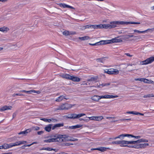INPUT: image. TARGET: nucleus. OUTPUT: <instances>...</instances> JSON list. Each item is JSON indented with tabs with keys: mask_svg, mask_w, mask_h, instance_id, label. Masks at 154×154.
<instances>
[{
	"mask_svg": "<svg viewBox=\"0 0 154 154\" xmlns=\"http://www.w3.org/2000/svg\"><path fill=\"white\" fill-rule=\"evenodd\" d=\"M57 128H59L63 126V123H58L55 124Z\"/></svg>",
	"mask_w": 154,
	"mask_h": 154,
	"instance_id": "obj_37",
	"label": "nucleus"
},
{
	"mask_svg": "<svg viewBox=\"0 0 154 154\" xmlns=\"http://www.w3.org/2000/svg\"><path fill=\"white\" fill-rule=\"evenodd\" d=\"M79 38L81 40L83 41L87 40L90 38V37L86 35L83 37H79Z\"/></svg>",
	"mask_w": 154,
	"mask_h": 154,
	"instance_id": "obj_27",
	"label": "nucleus"
},
{
	"mask_svg": "<svg viewBox=\"0 0 154 154\" xmlns=\"http://www.w3.org/2000/svg\"><path fill=\"white\" fill-rule=\"evenodd\" d=\"M103 119V117L102 116H96V121H100Z\"/></svg>",
	"mask_w": 154,
	"mask_h": 154,
	"instance_id": "obj_32",
	"label": "nucleus"
},
{
	"mask_svg": "<svg viewBox=\"0 0 154 154\" xmlns=\"http://www.w3.org/2000/svg\"><path fill=\"white\" fill-rule=\"evenodd\" d=\"M82 126V125H75L69 126L68 127L67 126V128H69V129H76V128H80Z\"/></svg>",
	"mask_w": 154,
	"mask_h": 154,
	"instance_id": "obj_22",
	"label": "nucleus"
},
{
	"mask_svg": "<svg viewBox=\"0 0 154 154\" xmlns=\"http://www.w3.org/2000/svg\"><path fill=\"white\" fill-rule=\"evenodd\" d=\"M107 98H113L118 97L117 95H107Z\"/></svg>",
	"mask_w": 154,
	"mask_h": 154,
	"instance_id": "obj_34",
	"label": "nucleus"
},
{
	"mask_svg": "<svg viewBox=\"0 0 154 154\" xmlns=\"http://www.w3.org/2000/svg\"><path fill=\"white\" fill-rule=\"evenodd\" d=\"M148 83L149 84H154V82L151 80L148 79Z\"/></svg>",
	"mask_w": 154,
	"mask_h": 154,
	"instance_id": "obj_53",
	"label": "nucleus"
},
{
	"mask_svg": "<svg viewBox=\"0 0 154 154\" xmlns=\"http://www.w3.org/2000/svg\"><path fill=\"white\" fill-rule=\"evenodd\" d=\"M128 36V35H124L123 36L124 38L125 39H128L129 38V37Z\"/></svg>",
	"mask_w": 154,
	"mask_h": 154,
	"instance_id": "obj_49",
	"label": "nucleus"
},
{
	"mask_svg": "<svg viewBox=\"0 0 154 154\" xmlns=\"http://www.w3.org/2000/svg\"><path fill=\"white\" fill-rule=\"evenodd\" d=\"M100 100L102 98H107V95L103 96H99Z\"/></svg>",
	"mask_w": 154,
	"mask_h": 154,
	"instance_id": "obj_40",
	"label": "nucleus"
},
{
	"mask_svg": "<svg viewBox=\"0 0 154 154\" xmlns=\"http://www.w3.org/2000/svg\"><path fill=\"white\" fill-rule=\"evenodd\" d=\"M150 30H151L152 31L154 30V28L152 29H147L143 31H140L138 30L134 29V31L135 32H137L139 33H145L147 31H150Z\"/></svg>",
	"mask_w": 154,
	"mask_h": 154,
	"instance_id": "obj_12",
	"label": "nucleus"
},
{
	"mask_svg": "<svg viewBox=\"0 0 154 154\" xmlns=\"http://www.w3.org/2000/svg\"><path fill=\"white\" fill-rule=\"evenodd\" d=\"M104 73L109 75H117L119 73V71L116 69L110 68L104 70Z\"/></svg>",
	"mask_w": 154,
	"mask_h": 154,
	"instance_id": "obj_4",
	"label": "nucleus"
},
{
	"mask_svg": "<svg viewBox=\"0 0 154 154\" xmlns=\"http://www.w3.org/2000/svg\"><path fill=\"white\" fill-rule=\"evenodd\" d=\"M133 112H134V111H128V112H126V113L133 114Z\"/></svg>",
	"mask_w": 154,
	"mask_h": 154,
	"instance_id": "obj_55",
	"label": "nucleus"
},
{
	"mask_svg": "<svg viewBox=\"0 0 154 154\" xmlns=\"http://www.w3.org/2000/svg\"><path fill=\"white\" fill-rule=\"evenodd\" d=\"M105 44H107L112 43H113L121 42H122L121 38H118V37L113 38L110 40H104Z\"/></svg>",
	"mask_w": 154,
	"mask_h": 154,
	"instance_id": "obj_6",
	"label": "nucleus"
},
{
	"mask_svg": "<svg viewBox=\"0 0 154 154\" xmlns=\"http://www.w3.org/2000/svg\"><path fill=\"white\" fill-rule=\"evenodd\" d=\"M95 29H100L103 28V24H100L99 25H95Z\"/></svg>",
	"mask_w": 154,
	"mask_h": 154,
	"instance_id": "obj_33",
	"label": "nucleus"
},
{
	"mask_svg": "<svg viewBox=\"0 0 154 154\" xmlns=\"http://www.w3.org/2000/svg\"><path fill=\"white\" fill-rule=\"evenodd\" d=\"M134 142H135V144L136 143H140V142L139 139L137 140H136V141H134Z\"/></svg>",
	"mask_w": 154,
	"mask_h": 154,
	"instance_id": "obj_59",
	"label": "nucleus"
},
{
	"mask_svg": "<svg viewBox=\"0 0 154 154\" xmlns=\"http://www.w3.org/2000/svg\"><path fill=\"white\" fill-rule=\"evenodd\" d=\"M136 149H139V144L136 145H134V147Z\"/></svg>",
	"mask_w": 154,
	"mask_h": 154,
	"instance_id": "obj_47",
	"label": "nucleus"
},
{
	"mask_svg": "<svg viewBox=\"0 0 154 154\" xmlns=\"http://www.w3.org/2000/svg\"><path fill=\"white\" fill-rule=\"evenodd\" d=\"M71 108L70 105L67 103L62 104L56 108V110L68 109Z\"/></svg>",
	"mask_w": 154,
	"mask_h": 154,
	"instance_id": "obj_5",
	"label": "nucleus"
},
{
	"mask_svg": "<svg viewBox=\"0 0 154 154\" xmlns=\"http://www.w3.org/2000/svg\"><path fill=\"white\" fill-rule=\"evenodd\" d=\"M110 85V83H105L104 84H103L102 85H100L102 86H105L107 85Z\"/></svg>",
	"mask_w": 154,
	"mask_h": 154,
	"instance_id": "obj_48",
	"label": "nucleus"
},
{
	"mask_svg": "<svg viewBox=\"0 0 154 154\" xmlns=\"http://www.w3.org/2000/svg\"><path fill=\"white\" fill-rule=\"evenodd\" d=\"M9 30V29L8 27L5 26L0 28V31L4 33H6Z\"/></svg>",
	"mask_w": 154,
	"mask_h": 154,
	"instance_id": "obj_16",
	"label": "nucleus"
},
{
	"mask_svg": "<svg viewBox=\"0 0 154 154\" xmlns=\"http://www.w3.org/2000/svg\"><path fill=\"white\" fill-rule=\"evenodd\" d=\"M128 144H135L134 141H128Z\"/></svg>",
	"mask_w": 154,
	"mask_h": 154,
	"instance_id": "obj_50",
	"label": "nucleus"
},
{
	"mask_svg": "<svg viewBox=\"0 0 154 154\" xmlns=\"http://www.w3.org/2000/svg\"><path fill=\"white\" fill-rule=\"evenodd\" d=\"M122 21H114L111 22L110 24H103V28L105 29L112 28L116 26V25H122L120 24L121 22Z\"/></svg>",
	"mask_w": 154,
	"mask_h": 154,
	"instance_id": "obj_3",
	"label": "nucleus"
},
{
	"mask_svg": "<svg viewBox=\"0 0 154 154\" xmlns=\"http://www.w3.org/2000/svg\"><path fill=\"white\" fill-rule=\"evenodd\" d=\"M26 142L25 141H20L14 143H11L10 144H4L3 145L4 149H7L12 147L19 146L22 144H24Z\"/></svg>",
	"mask_w": 154,
	"mask_h": 154,
	"instance_id": "obj_2",
	"label": "nucleus"
},
{
	"mask_svg": "<svg viewBox=\"0 0 154 154\" xmlns=\"http://www.w3.org/2000/svg\"><path fill=\"white\" fill-rule=\"evenodd\" d=\"M154 97V95L153 94H148L143 96V97L144 98Z\"/></svg>",
	"mask_w": 154,
	"mask_h": 154,
	"instance_id": "obj_30",
	"label": "nucleus"
},
{
	"mask_svg": "<svg viewBox=\"0 0 154 154\" xmlns=\"http://www.w3.org/2000/svg\"><path fill=\"white\" fill-rule=\"evenodd\" d=\"M89 118L90 120H94L96 121V116H92L89 117Z\"/></svg>",
	"mask_w": 154,
	"mask_h": 154,
	"instance_id": "obj_42",
	"label": "nucleus"
},
{
	"mask_svg": "<svg viewBox=\"0 0 154 154\" xmlns=\"http://www.w3.org/2000/svg\"><path fill=\"white\" fill-rule=\"evenodd\" d=\"M12 108V106H5L0 108V111L2 112L6 110L11 109Z\"/></svg>",
	"mask_w": 154,
	"mask_h": 154,
	"instance_id": "obj_11",
	"label": "nucleus"
},
{
	"mask_svg": "<svg viewBox=\"0 0 154 154\" xmlns=\"http://www.w3.org/2000/svg\"><path fill=\"white\" fill-rule=\"evenodd\" d=\"M52 120H54L53 119H47V122H50Z\"/></svg>",
	"mask_w": 154,
	"mask_h": 154,
	"instance_id": "obj_58",
	"label": "nucleus"
},
{
	"mask_svg": "<svg viewBox=\"0 0 154 154\" xmlns=\"http://www.w3.org/2000/svg\"><path fill=\"white\" fill-rule=\"evenodd\" d=\"M31 131L30 129H28L23 131H21L18 133V134H24L26 135V134L30 132Z\"/></svg>",
	"mask_w": 154,
	"mask_h": 154,
	"instance_id": "obj_18",
	"label": "nucleus"
},
{
	"mask_svg": "<svg viewBox=\"0 0 154 154\" xmlns=\"http://www.w3.org/2000/svg\"><path fill=\"white\" fill-rule=\"evenodd\" d=\"M125 54L127 56H129V57H131L132 56L131 55H130L129 54V53H125Z\"/></svg>",
	"mask_w": 154,
	"mask_h": 154,
	"instance_id": "obj_62",
	"label": "nucleus"
},
{
	"mask_svg": "<svg viewBox=\"0 0 154 154\" xmlns=\"http://www.w3.org/2000/svg\"><path fill=\"white\" fill-rule=\"evenodd\" d=\"M51 151L54 150L56 152H57L58 151V149H53L52 148H51Z\"/></svg>",
	"mask_w": 154,
	"mask_h": 154,
	"instance_id": "obj_57",
	"label": "nucleus"
},
{
	"mask_svg": "<svg viewBox=\"0 0 154 154\" xmlns=\"http://www.w3.org/2000/svg\"><path fill=\"white\" fill-rule=\"evenodd\" d=\"M16 96H22L23 95V94H16Z\"/></svg>",
	"mask_w": 154,
	"mask_h": 154,
	"instance_id": "obj_63",
	"label": "nucleus"
},
{
	"mask_svg": "<svg viewBox=\"0 0 154 154\" xmlns=\"http://www.w3.org/2000/svg\"><path fill=\"white\" fill-rule=\"evenodd\" d=\"M148 143H140L139 144V149H143L145 148L146 146H149Z\"/></svg>",
	"mask_w": 154,
	"mask_h": 154,
	"instance_id": "obj_24",
	"label": "nucleus"
},
{
	"mask_svg": "<svg viewBox=\"0 0 154 154\" xmlns=\"http://www.w3.org/2000/svg\"><path fill=\"white\" fill-rule=\"evenodd\" d=\"M97 77H92L90 79H88L87 81L88 82L94 81L96 82L97 79Z\"/></svg>",
	"mask_w": 154,
	"mask_h": 154,
	"instance_id": "obj_28",
	"label": "nucleus"
},
{
	"mask_svg": "<svg viewBox=\"0 0 154 154\" xmlns=\"http://www.w3.org/2000/svg\"><path fill=\"white\" fill-rule=\"evenodd\" d=\"M44 133V131H39L37 132V134L38 135H41Z\"/></svg>",
	"mask_w": 154,
	"mask_h": 154,
	"instance_id": "obj_52",
	"label": "nucleus"
},
{
	"mask_svg": "<svg viewBox=\"0 0 154 154\" xmlns=\"http://www.w3.org/2000/svg\"><path fill=\"white\" fill-rule=\"evenodd\" d=\"M20 92H24L27 93L28 94H31L35 92V91L34 90H31L29 91H26L25 90H21L20 91Z\"/></svg>",
	"mask_w": 154,
	"mask_h": 154,
	"instance_id": "obj_19",
	"label": "nucleus"
},
{
	"mask_svg": "<svg viewBox=\"0 0 154 154\" xmlns=\"http://www.w3.org/2000/svg\"><path fill=\"white\" fill-rule=\"evenodd\" d=\"M95 25H90L89 27L91 29H95Z\"/></svg>",
	"mask_w": 154,
	"mask_h": 154,
	"instance_id": "obj_46",
	"label": "nucleus"
},
{
	"mask_svg": "<svg viewBox=\"0 0 154 154\" xmlns=\"http://www.w3.org/2000/svg\"><path fill=\"white\" fill-rule=\"evenodd\" d=\"M59 6L60 7H63V8H71V9H74V8L73 7L70 6L69 5H66L64 3H60L59 4Z\"/></svg>",
	"mask_w": 154,
	"mask_h": 154,
	"instance_id": "obj_14",
	"label": "nucleus"
},
{
	"mask_svg": "<svg viewBox=\"0 0 154 154\" xmlns=\"http://www.w3.org/2000/svg\"><path fill=\"white\" fill-rule=\"evenodd\" d=\"M154 61V57H151L148 58L145 60L140 62V64L142 65H146L151 63Z\"/></svg>",
	"mask_w": 154,
	"mask_h": 154,
	"instance_id": "obj_7",
	"label": "nucleus"
},
{
	"mask_svg": "<svg viewBox=\"0 0 154 154\" xmlns=\"http://www.w3.org/2000/svg\"><path fill=\"white\" fill-rule=\"evenodd\" d=\"M90 25H87L85 26V29H87V28H90L89 27Z\"/></svg>",
	"mask_w": 154,
	"mask_h": 154,
	"instance_id": "obj_64",
	"label": "nucleus"
},
{
	"mask_svg": "<svg viewBox=\"0 0 154 154\" xmlns=\"http://www.w3.org/2000/svg\"><path fill=\"white\" fill-rule=\"evenodd\" d=\"M126 136H127V135H125V134H122L119 135L117 137H115L110 138L109 139L112 140H116L117 138H120L121 139H123V138L124 137H125Z\"/></svg>",
	"mask_w": 154,
	"mask_h": 154,
	"instance_id": "obj_17",
	"label": "nucleus"
},
{
	"mask_svg": "<svg viewBox=\"0 0 154 154\" xmlns=\"http://www.w3.org/2000/svg\"><path fill=\"white\" fill-rule=\"evenodd\" d=\"M60 76L63 78L70 80L71 75L68 74H64L61 75Z\"/></svg>",
	"mask_w": 154,
	"mask_h": 154,
	"instance_id": "obj_23",
	"label": "nucleus"
},
{
	"mask_svg": "<svg viewBox=\"0 0 154 154\" xmlns=\"http://www.w3.org/2000/svg\"><path fill=\"white\" fill-rule=\"evenodd\" d=\"M8 0H0V2H2L3 3L6 2Z\"/></svg>",
	"mask_w": 154,
	"mask_h": 154,
	"instance_id": "obj_60",
	"label": "nucleus"
},
{
	"mask_svg": "<svg viewBox=\"0 0 154 154\" xmlns=\"http://www.w3.org/2000/svg\"><path fill=\"white\" fill-rule=\"evenodd\" d=\"M52 126V124L48 125L45 128V130L46 131L49 132L51 130Z\"/></svg>",
	"mask_w": 154,
	"mask_h": 154,
	"instance_id": "obj_21",
	"label": "nucleus"
},
{
	"mask_svg": "<svg viewBox=\"0 0 154 154\" xmlns=\"http://www.w3.org/2000/svg\"><path fill=\"white\" fill-rule=\"evenodd\" d=\"M66 136L59 134H55L51 136V138L44 141L45 143L62 142L66 140Z\"/></svg>",
	"mask_w": 154,
	"mask_h": 154,
	"instance_id": "obj_1",
	"label": "nucleus"
},
{
	"mask_svg": "<svg viewBox=\"0 0 154 154\" xmlns=\"http://www.w3.org/2000/svg\"><path fill=\"white\" fill-rule=\"evenodd\" d=\"M91 99L95 101H98L99 100V96L94 95L91 97Z\"/></svg>",
	"mask_w": 154,
	"mask_h": 154,
	"instance_id": "obj_25",
	"label": "nucleus"
},
{
	"mask_svg": "<svg viewBox=\"0 0 154 154\" xmlns=\"http://www.w3.org/2000/svg\"><path fill=\"white\" fill-rule=\"evenodd\" d=\"M63 35H64L66 36L69 35V32L68 31H65L63 32Z\"/></svg>",
	"mask_w": 154,
	"mask_h": 154,
	"instance_id": "obj_36",
	"label": "nucleus"
},
{
	"mask_svg": "<svg viewBox=\"0 0 154 154\" xmlns=\"http://www.w3.org/2000/svg\"><path fill=\"white\" fill-rule=\"evenodd\" d=\"M139 112H137L136 111H134L133 114H134V115H139Z\"/></svg>",
	"mask_w": 154,
	"mask_h": 154,
	"instance_id": "obj_56",
	"label": "nucleus"
},
{
	"mask_svg": "<svg viewBox=\"0 0 154 154\" xmlns=\"http://www.w3.org/2000/svg\"><path fill=\"white\" fill-rule=\"evenodd\" d=\"M107 149H109V148H106L104 147H98V150L101 152H104Z\"/></svg>",
	"mask_w": 154,
	"mask_h": 154,
	"instance_id": "obj_26",
	"label": "nucleus"
},
{
	"mask_svg": "<svg viewBox=\"0 0 154 154\" xmlns=\"http://www.w3.org/2000/svg\"><path fill=\"white\" fill-rule=\"evenodd\" d=\"M120 24H122V25H128V24H140V22H125L122 21Z\"/></svg>",
	"mask_w": 154,
	"mask_h": 154,
	"instance_id": "obj_9",
	"label": "nucleus"
},
{
	"mask_svg": "<svg viewBox=\"0 0 154 154\" xmlns=\"http://www.w3.org/2000/svg\"><path fill=\"white\" fill-rule=\"evenodd\" d=\"M85 114L84 113H80L77 114V117L78 118H79L83 116H85Z\"/></svg>",
	"mask_w": 154,
	"mask_h": 154,
	"instance_id": "obj_41",
	"label": "nucleus"
},
{
	"mask_svg": "<svg viewBox=\"0 0 154 154\" xmlns=\"http://www.w3.org/2000/svg\"><path fill=\"white\" fill-rule=\"evenodd\" d=\"M47 119L45 118H42L40 119L41 120H42L45 122H47Z\"/></svg>",
	"mask_w": 154,
	"mask_h": 154,
	"instance_id": "obj_54",
	"label": "nucleus"
},
{
	"mask_svg": "<svg viewBox=\"0 0 154 154\" xmlns=\"http://www.w3.org/2000/svg\"><path fill=\"white\" fill-rule=\"evenodd\" d=\"M125 135H126L127 136L126 137H129L130 136L132 137H135L136 139H139L141 137L140 136H134L133 135L130 134H125Z\"/></svg>",
	"mask_w": 154,
	"mask_h": 154,
	"instance_id": "obj_29",
	"label": "nucleus"
},
{
	"mask_svg": "<svg viewBox=\"0 0 154 154\" xmlns=\"http://www.w3.org/2000/svg\"><path fill=\"white\" fill-rule=\"evenodd\" d=\"M113 144H120V140L113 141L112 142Z\"/></svg>",
	"mask_w": 154,
	"mask_h": 154,
	"instance_id": "obj_38",
	"label": "nucleus"
},
{
	"mask_svg": "<svg viewBox=\"0 0 154 154\" xmlns=\"http://www.w3.org/2000/svg\"><path fill=\"white\" fill-rule=\"evenodd\" d=\"M51 149V148L48 147L47 148H45V147L42 148V149H40V150H47V151H50Z\"/></svg>",
	"mask_w": 154,
	"mask_h": 154,
	"instance_id": "obj_35",
	"label": "nucleus"
},
{
	"mask_svg": "<svg viewBox=\"0 0 154 154\" xmlns=\"http://www.w3.org/2000/svg\"><path fill=\"white\" fill-rule=\"evenodd\" d=\"M76 33L75 32H73V31L69 32V35H75L76 34Z\"/></svg>",
	"mask_w": 154,
	"mask_h": 154,
	"instance_id": "obj_51",
	"label": "nucleus"
},
{
	"mask_svg": "<svg viewBox=\"0 0 154 154\" xmlns=\"http://www.w3.org/2000/svg\"><path fill=\"white\" fill-rule=\"evenodd\" d=\"M63 99L68 100L69 99V98L63 95H61L57 98L55 101L56 102H60L63 100Z\"/></svg>",
	"mask_w": 154,
	"mask_h": 154,
	"instance_id": "obj_10",
	"label": "nucleus"
},
{
	"mask_svg": "<svg viewBox=\"0 0 154 154\" xmlns=\"http://www.w3.org/2000/svg\"><path fill=\"white\" fill-rule=\"evenodd\" d=\"M70 80L74 82H79L80 81V79L77 77L71 76Z\"/></svg>",
	"mask_w": 154,
	"mask_h": 154,
	"instance_id": "obj_20",
	"label": "nucleus"
},
{
	"mask_svg": "<svg viewBox=\"0 0 154 154\" xmlns=\"http://www.w3.org/2000/svg\"><path fill=\"white\" fill-rule=\"evenodd\" d=\"M143 78H136L135 79V81H139L141 82H143Z\"/></svg>",
	"mask_w": 154,
	"mask_h": 154,
	"instance_id": "obj_45",
	"label": "nucleus"
},
{
	"mask_svg": "<svg viewBox=\"0 0 154 154\" xmlns=\"http://www.w3.org/2000/svg\"><path fill=\"white\" fill-rule=\"evenodd\" d=\"M89 44L92 46L99 45H104L105 44V42L104 40H101L94 44L89 43Z\"/></svg>",
	"mask_w": 154,
	"mask_h": 154,
	"instance_id": "obj_15",
	"label": "nucleus"
},
{
	"mask_svg": "<svg viewBox=\"0 0 154 154\" xmlns=\"http://www.w3.org/2000/svg\"><path fill=\"white\" fill-rule=\"evenodd\" d=\"M120 146L121 147L127 146L128 144V141L122 140H120Z\"/></svg>",
	"mask_w": 154,
	"mask_h": 154,
	"instance_id": "obj_13",
	"label": "nucleus"
},
{
	"mask_svg": "<svg viewBox=\"0 0 154 154\" xmlns=\"http://www.w3.org/2000/svg\"><path fill=\"white\" fill-rule=\"evenodd\" d=\"M68 119H77V114L75 113L70 114L65 116Z\"/></svg>",
	"mask_w": 154,
	"mask_h": 154,
	"instance_id": "obj_8",
	"label": "nucleus"
},
{
	"mask_svg": "<svg viewBox=\"0 0 154 154\" xmlns=\"http://www.w3.org/2000/svg\"><path fill=\"white\" fill-rule=\"evenodd\" d=\"M148 79L146 78H143V82L145 83H148Z\"/></svg>",
	"mask_w": 154,
	"mask_h": 154,
	"instance_id": "obj_44",
	"label": "nucleus"
},
{
	"mask_svg": "<svg viewBox=\"0 0 154 154\" xmlns=\"http://www.w3.org/2000/svg\"><path fill=\"white\" fill-rule=\"evenodd\" d=\"M32 144H28V145H24L23 146H22V147H24V146H28V147H29L31 145H32Z\"/></svg>",
	"mask_w": 154,
	"mask_h": 154,
	"instance_id": "obj_61",
	"label": "nucleus"
},
{
	"mask_svg": "<svg viewBox=\"0 0 154 154\" xmlns=\"http://www.w3.org/2000/svg\"><path fill=\"white\" fill-rule=\"evenodd\" d=\"M97 62L103 63L104 61V59L103 58H98L96 60Z\"/></svg>",
	"mask_w": 154,
	"mask_h": 154,
	"instance_id": "obj_31",
	"label": "nucleus"
},
{
	"mask_svg": "<svg viewBox=\"0 0 154 154\" xmlns=\"http://www.w3.org/2000/svg\"><path fill=\"white\" fill-rule=\"evenodd\" d=\"M140 143L141 142H148V140L146 139H139Z\"/></svg>",
	"mask_w": 154,
	"mask_h": 154,
	"instance_id": "obj_39",
	"label": "nucleus"
},
{
	"mask_svg": "<svg viewBox=\"0 0 154 154\" xmlns=\"http://www.w3.org/2000/svg\"><path fill=\"white\" fill-rule=\"evenodd\" d=\"M78 139L77 138H72L71 139H70L69 140V141H78Z\"/></svg>",
	"mask_w": 154,
	"mask_h": 154,
	"instance_id": "obj_43",
	"label": "nucleus"
}]
</instances>
